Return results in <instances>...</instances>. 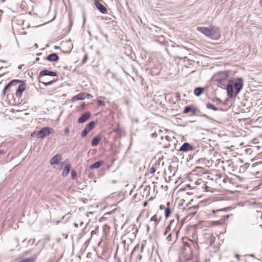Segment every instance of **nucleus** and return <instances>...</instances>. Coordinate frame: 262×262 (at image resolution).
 Returning <instances> with one entry per match:
<instances>
[{
  "label": "nucleus",
  "mask_w": 262,
  "mask_h": 262,
  "mask_svg": "<svg viewBox=\"0 0 262 262\" xmlns=\"http://www.w3.org/2000/svg\"><path fill=\"white\" fill-rule=\"evenodd\" d=\"M191 112L192 114H194L195 112V110L193 109L192 107L190 106H186L184 110L183 111V113L184 114H187L189 112Z\"/></svg>",
  "instance_id": "obj_18"
},
{
  "label": "nucleus",
  "mask_w": 262,
  "mask_h": 262,
  "mask_svg": "<svg viewBox=\"0 0 262 262\" xmlns=\"http://www.w3.org/2000/svg\"><path fill=\"white\" fill-rule=\"evenodd\" d=\"M243 87V81L242 78H238L234 82L232 80H229L226 86L227 95L229 98L233 96V89H235V96H237Z\"/></svg>",
  "instance_id": "obj_1"
},
{
  "label": "nucleus",
  "mask_w": 262,
  "mask_h": 262,
  "mask_svg": "<svg viewBox=\"0 0 262 262\" xmlns=\"http://www.w3.org/2000/svg\"><path fill=\"white\" fill-rule=\"evenodd\" d=\"M224 209H217V210H213L212 212H213V213H216L217 212L222 211H224Z\"/></svg>",
  "instance_id": "obj_31"
},
{
  "label": "nucleus",
  "mask_w": 262,
  "mask_h": 262,
  "mask_svg": "<svg viewBox=\"0 0 262 262\" xmlns=\"http://www.w3.org/2000/svg\"><path fill=\"white\" fill-rule=\"evenodd\" d=\"M70 168H71V166L69 164H67L65 166L64 169L63 170V171L62 172V176L63 177L67 176L69 174V172L70 171Z\"/></svg>",
  "instance_id": "obj_19"
},
{
  "label": "nucleus",
  "mask_w": 262,
  "mask_h": 262,
  "mask_svg": "<svg viewBox=\"0 0 262 262\" xmlns=\"http://www.w3.org/2000/svg\"><path fill=\"white\" fill-rule=\"evenodd\" d=\"M95 231H92L91 232V234H95Z\"/></svg>",
  "instance_id": "obj_45"
},
{
  "label": "nucleus",
  "mask_w": 262,
  "mask_h": 262,
  "mask_svg": "<svg viewBox=\"0 0 262 262\" xmlns=\"http://www.w3.org/2000/svg\"><path fill=\"white\" fill-rule=\"evenodd\" d=\"M196 246H197V248H198L199 247H198V244H196Z\"/></svg>",
  "instance_id": "obj_51"
},
{
  "label": "nucleus",
  "mask_w": 262,
  "mask_h": 262,
  "mask_svg": "<svg viewBox=\"0 0 262 262\" xmlns=\"http://www.w3.org/2000/svg\"><path fill=\"white\" fill-rule=\"evenodd\" d=\"M150 222H154V225L156 226L158 223V219H157L156 216H153L150 220Z\"/></svg>",
  "instance_id": "obj_25"
},
{
  "label": "nucleus",
  "mask_w": 262,
  "mask_h": 262,
  "mask_svg": "<svg viewBox=\"0 0 262 262\" xmlns=\"http://www.w3.org/2000/svg\"><path fill=\"white\" fill-rule=\"evenodd\" d=\"M259 4H260V6L262 7V0L260 1Z\"/></svg>",
  "instance_id": "obj_42"
},
{
  "label": "nucleus",
  "mask_w": 262,
  "mask_h": 262,
  "mask_svg": "<svg viewBox=\"0 0 262 262\" xmlns=\"http://www.w3.org/2000/svg\"><path fill=\"white\" fill-rule=\"evenodd\" d=\"M102 164L103 162L102 161H99L92 164L90 168L91 169H97L99 168Z\"/></svg>",
  "instance_id": "obj_14"
},
{
  "label": "nucleus",
  "mask_w": 262,
  "mask_h": 262,
  "mask_svg": "<svg viewBox=\"0 0 262 262\" xmlns=\"http://www.w3.org/2000/svg\"><path fill=\"white\" fill-rule=\"evenodd\" d=\"M101 138L99 136L95 137L92 141V145L93 146H96L100 142Z\"/></svg>",
  "instance_id": "obj_16"
},
{
  "label": "nucleus",
  "mask_w": 262,
  "mask_h": 262,
  "mask_svg": "<svg viewBox=\"0 0 262 262\" xmlns=\"http://www.w3.org/2000/svg\"><path fill=\"white\" fill-rule=\"evenodd\" d=\"M1 62H5V60H1Z\"/></svg>",
  "instance_id": "obj_48"
},
{
  "label": "nucleus",
  "mask_w": 262,
  "mask_h": 262,
  "mask_svg": "<svg viewBox=\"0 0 262 262\" xmlns=\"http://www.w3.org/2000/svg\"><path fill=\"white\" fill-rule=\"evenodd\" d=\"M165 208H165V206H164V205H161L160 206V209L161 210H163V209H165Z\"/></svg>",
  "instance_id": "obj_34"
},
{
  "label": "nucleus",
  "mask_w": 262,
  "mask_h": 262,
  "mask_svg": "<svg viewBox=\"0 0 262 262\" xmlns=\"http://www.w3.org/2000/svg\"><path fill=\"white\" fill-rule=\"evenodd\" d=\"M5 153V151L3 149H0V154H4Z\"/></svg>",
  "instance_id": "obj_36"
},
{
  "label": "nucleus",
  "mask_w": 262,
  "mask_h": 262,
  "mask_svg": "<svg viewBox=\"0 0 262 262\" xmlns=\"http://www.w3.org/2000/svg\"><path fill=\"white\" fill-rule=\"evenodd\" d=\"M85 98V94L83 93H80L78 95L73 97L72 98L71 101L72 102H75L77 100H84Z\"/></svg>",
  "instance_id": "obj_13"
},
{
  "label": "nucleus",
  "mask_w": 262,
  "mask_h": 262,
  "mask_svg": "<svg viewBox=\"0 0 262 262\" xmlns=\"http://www.w3.org/2000/svg\"><path fill=\"white\" fill-rule=\"evenodd\" d=\"M156 171V169L154 167H151L149 169V172L150 174H153Z\"/></svg>",
  "instance_id": "obj_28"
},
{
  "label": "nucleus",
  "mask_w": 262,
  "mask_h": 262,
  "mask_svg": "<svg viewBox=\"0 0 262 262\" xmlns=\"http://www.w3.org/2000/svg\"><path fill=\"white\" fill-rule=\"evenodd\" d=\"M197 30L213 40H217L221 36L220 29L215 26L210 28L198 27Z\"/></svg>",
  "instance_id": "obj_2"
},
{
  "label": "nucleus",
  "mask_w": 262,
  "mask_h": 262,
  "mask_svg": "<svg viewBox=\"0 0 262 262\" xmlns=\"http://www.w3.org/2000/svg\"><path fill=\"white\" fill-rule=\"evenodd\" d=\"M90 130H91L90 129V128H89L86 126H85L84 129H83L81 133V136L83 138L85 137Z\"/></svg>",
  "instance_id": "obj_21"
},
{
  "label": "nucleus",
  "mask_w": 262,
  "mask_h": 262,
  "mask_svg": "<svg viewBox=\"0 0 262 262\" xmlns=\"http://www.w3.org/2000/svg\"><path fill=\"white\" fill-rule=\"evenodd\" d=\"M5 0H2V2H5Z\"/></svg>",
  "instance_id": "obj_50"
},
{
  "label": "nucleus",
  "mask_w": 262,
  "mask_h": 262,
  "mask_svg": "<svg viewBox=\"0 0 262 262\" xmlns=\"http://www.w3.org/2000/svg\"><path fill=\"white\" fill-rule=\"evenodd\" d=\"M62 160V157L60 154H56L50 160V163L51 165H58Z\"/></svg>",
  "instance_id": "obj_7"
},
{
  "label": "nucleus",
  "mask_w": 262,
  "mask_h": 262,
  "mask_svg": "<svg viewBox=\"0 0 262 262\" xmlns=\"http://www.w3.org/2000/svg\"><path fill=\"white\" fill-rule=\"evenodd\" d=\"M86 96H87V98H88V99H90V98H91L93 97V96L91 94H88L86 95Z\"/></svg>",
  "instance_id": "obj_35"
},
{
  "label": "nucleus",
  "mask_w": 262,
  "mask_h": 262,
  "mask_svg": "<svg viewBox=\"0 0 262 262\" xmlns=\"http://www.w3.org/2000/svg\"><path fill=\"white\" fill-rule=\"evenodd\" d=\"M206 107L208 109H211L214 111H218V108L217 107H216L215 106H214L213 105L211 104V103L207 104Z\"/></svg>",
  "instance_id": "obj_23"
},
{
  "label": "nucleus",
  "mask_w": 262,
  "mask_h": 262,
  "mask_svg": "<svg viewBox=\"0 0 262 262\" xmlns=\"http://www.w3.org/2000/svg\"><path fill=\"white\" fill-rule=\"evenodd\" d=\"M139 248V245H138V246H136V247L134 249V250L136 251Z\"/></svg>",
  "instance_id": "obj_40"
},
{
  "label": "nucleus",
  "mask_w": 262,
  "mask_h": 262,
  "mask_svg": "<svg viewBox=\"0 0 262 262\" xmlns=\"http://www.w3.org/2000/svg\"><path fill=\"white\" fill-rule=\"evenodd\" d=\"M35 47H38V46H37V44H35Z\"/></svg>",
  "instance_id": "obj_49"
},
{
  "label": "nucleus",
  "mask_w": 262,
  "mask_h": 262,
  "mask_svg": "<svg viewBox=\"0 0 262 262\" xmlns=\"http://www.w3.org/2000/svg\"><path fill=\"white\" fill-rule=\"evenodd\" d=\"M193 149L192 146H191L188 143H184L180 147L179 150L183 152H187L190 150H192Z\"/></svg>",
  "instance_id": "obj_9"
},
{
  "label": "nucleus",
  "mask_w": 262,
  "mask_h": 262,
  "mask_svg": "<svg viewBox=\"0 0 262 262\" xmlns=\"http://www.w3.org/2000/svg\"><path fill=\"white\" fill-rule=\"evenodd\" d=\"M97 104L99 105H103L104 104V102L100 100H98L97 101Z\"/></svg>",
  "instance_id": "obj_30"
},
{
  "label": "nucleus",
  "mask_w": 262,
  "mask_h": 262,
  "mask_svg": "<svg viewBox=\"0 0 262 262\" xmlns=\"http://www.w3.org/2000/svg\"><path fill=\"white\" fill-rule=\"evenodd\" d=\"M183 246L181 248V256L186 261L191 260L193 257V253L190 245L186 242H183Z\"/></svg>",
  "instance_id": "obj_3"
},
{
  "label": "nucleus",
  "mask_w": 262,
  "mask_h": 262,
  "mask_svg": "<svg viewBox=\"0 0 262 262\" xmlns=\"http://www.w3.org/2000/svg\"><path fill=\"white\" fill-rule=\"evenodd\" d=\"M169 205H170V203L167 202V207H166L165 208V211H164L165 216L166 218L170 216V214L171 213V210L169 208Z\"/></svg>",
  "instance_id": "obj_17"
},
{
  "label": "nucleus",
  "mask_w": 262,
  "mask_h": 262,
  "mask_svg": "<svg viewBox=\"0 0 262 262\" xmlns=\"http://www.w3.org/2000/svg\"><path fill=\"white\" fill-rule=\"evenodd\" d=\"M36 258V256H33L31 257L26 258L22 259L19 262H35Z\"/></svg>",
  "instance_id": "obj_20"
},
{
  "label": "nucleus",
  "mask_w": 262,
  "mask_h": 262,
  "mask_svg": "<svg viewBox=\"0 0 262 262\" xmlns=\"http://www.w3.org/2000/svg\"><path fill=\"white\" fill-rule=\"evenodd\" d=\"M91 117V114L89 112H86L81 115L78 119V122L80 123L85 122Z\"/></svg>",
  "instance_id": "obj_11"
},
{
  "label": "nucleus",
  "mask_w": 262,
  "mask_h": 262,
  "mask_svg": "<svg viewBox=\"0 0 262 262\" xmlns=\"http://www.w3.org/2000/svg\"><path fill=\"white\" fill-rule=\"evenodd\" d=\"M102 2V1H98L94 3V5L100 12L103 14H106L107 12V9L104 6L100 3Z\"/></svg>",
  "instance_id": "obj_8"
},
{
  "label": "nucleus",
  "mask_w": 262,
  "mask_h": 262,
  "mask_svg": "<svg viewBox=\"0 0 262 262\" xmlns=\"http://www.w3.org/2000/svg\"><path fill=\"white\" fill-rule=\"evenodd\" d=\"M95 1V3H96L98 1H103V0H94Z\"/></svg>",
  "instance_id": "obj_44"
},
{
  "label": "nucleus",
  "mask_w": 262,
  "mask_h": 262,
  "mask_svg": "<svg viewBox=\"0 0 262 262\" xmlns=\"http://www.w3.org/2000/svg\"><path fill=\"white\" fill-rule=\"evenodd\" d=\"M57 75V73L55 72L50 71L48 70H43L40 72L39 76H56Z\"/></svg>",
  "instance_id": "obj_10"
},
{
  "label": "nucleus",
  "mask_w": 262,
  "mask_h": 262,
  "mask_svg": "<svg viewBox=\"0 0 262 262\" xmlns=\"http://www.w3.org/2000/svg\"><path fill=\"white\" fill-rule=\"evenodd\" d=\"M15 95L17 97L21 96L23 92L25 90V83L21 80V83H19L17 87Z\"/></svg>",
  "instance_id": "obj_6"
},
{
  "label": "nucleus",
  "mask_w": 262,
  "mask_h": 262,
  "mask_svg": "<svg viewBox=\"0 0 262 262\" xmlns=\"http://www.w3.org/2000/svg\"><path fill=\"white\" fill-rule=\"evenodd\" d=\"M235 257L238 260H239V256L238 254L235 255Z\"/></svg>",
  "instance_id": "obj_38"
},
{
  "label": "nucleus",
  "mask_w": 262,
  "mask_h": 262,
  "mask_svg": "<svg viewBox=\"0 0 262 262\" xmlns=\"http://www.w3.org/2000/svg\"><path fill=\"white\" fill-rule=\"evenodd\" d=\"M74 226H75V227H78V225L77 224H76V223L74 224Z\"/></svg>",
  "instance_id": "obj_46"
},
{
  "label": "nucleus",
  "mask_w": 262,
  "mask_h": 262,
  "mask_svg": "<svg viewBox=\"0 0 262 262\" xmlns=\"http://www.w3.org/2000/svg\"><path fill=\"white\" fill-rule=\"evenodd\" d=\"M167 241L168 242H171L172 241V239H171V234L170 233L167 237Z\"/></svg>",
  "instance_id": "obj_29"
},
{
  "label": "nucleus",
  "mask_w": 262,
  "mask_h": 262,
  "mask_svg": "<svg viewBox=\"0 0 262 262\" xmlns=\"http://www.w3.org/2000/svg\"><path fill=\"white\" fill-rule=\"evenodd\" d=\"M95 123L94 121L90 122L86 126L91 130L95 126Z\"/></svg>",
  "instance_id": "obj_24"
},
{
  "label": "nucleus",
  "mask_w": 262,
  "mask_h": 262,
  "mask_svg": "<svg viewBox=\"0 0 262 262\" xmlns=\"http://www.w3.org/2000/svg\"><path fill=\"white\" fill-rule=\"evenodd\" d=\"M144 244H141V246H140V251H141V252H142L143 251V250L144 249Z\"/></svg>",
  "instance_id": "obj_32"
},
{
  "label": "nucleus",
  "mask_w": 262,
  "mask_h": 262,
  "mask_svg": "<svg viewBox=\"0 0 262 262\" xmlns=\"http://www.w3.org/2000/svg\"><path fill=\"white\" fill-rule=\"evenodd\" d=\"M175 223H175V222H174V221H170V224H169V225L168 227H167L166 230V231H165V232H164V235H166L167 234V232H168V230H170V228H171L173 225H174Z\"/></svg>",
  "instance_id": "obj_22"
},
{
  "label": "nucleus",
  "mask_w": 262,
  "mask_h": 262,
  "mask_svg": "<svg viewBox=\"0 0 262 262\" xmlns=\"http://www.w3.org/2000/svg\"><path fill=\"white\" fill-rule=\"evenodd\" d=\"M45 59L50 61L56 62L59 60V56L57 54L54 53L49 55Z\"/></svg>",
  "instance_id": "obj_12"
},
{
  "label": "nucleus",
  "mask_w": 262,
  "mask_h": 262,
  "mask_svg": "<svg viewBox=\"0 0 262 262\" xmlns=\"http://www.w3.org/2000/svg\"><path fill=\"white\" fill-rule=\"evenodd\" d=\"M138 257H139V259H141V258H142V255H141V254H139V255H138Z\"/></svg>",
  "instance_id": "obj_41"
},
{
  "label": "nucleus",
  "mask_w": 262,
  "mask_h": 262,
  "mask_svg": "<svg viewBox=\"0 0 262 262\" xmlns=\"http://www.w3.org/2000/svg\"><path fill=\"white\" fill-rule=\"evenodd\" d=\"M204 91V89L201 87H198L195 89L194 94L196 96H200Z\"/></svg>",
  "instance_id": "obj_15"
},
{
  "label": "nucleus",
  "mask_w": 262,
  "mask_h": 262,
  "mask_svg": "<svg viewBox=\"0 0 262 262\" xmlns=\"http://www.w3.org/2000/svg\"><path fill=\"white\" fill-rule=\"evenodd\" d=\"M249 256L250 257H254V255L252 254H249Z\"/></svg>",
  "instance_id": "obj_43"
},
{
  "label": "nucleus",
  "mask_w": 262,
  "mask_h": 262,
  "mask_svg": "<svg viewBox=\"0 0 262 262\" xmlns=\"http://www.w3.org/2000/svg\"><path fill=\"white\" fill-rule=\"evenodd\" d=\"M52 130L53 129L49 127H43L36 133V137L38 138L43 139L49 135Z\"/></svg>",
  "instance_id": "obj_5"
},
{
  "label": "nucleus",
  "mask_w": 262,
  "mask_h": 262,
  "mask_svg": "<svg viewBox=\"0 0 262 262\" xmlns=\"http://www.w3.org/2000/svg\"><path fill=\"white\" fill-rule=\"evenodd\" d=\"M39 60V58L38 57L36 58V61H38Z\"/></svg>",
  "instance_id": "obj_47"
},
{
  "label": "nucleus",
  "mask_w": 262,
  "mask_h": 262,
  "mask_svg": "<svg viewBox=\"0 0 262 262\" xmlns=\"http://www.w3.org/2000/svg\"><path fill=\"white\" fill-rule=\"evenodd\" d=\"M70 132V129L69 128H66L64 130V133L66 134H69Z\"/></svg>",
  "instance_id": "obj_33"
},
{
  "label": "nucleus",
  "mask_w": 262,
  "mask_h": 262,
  "mask_svg": "<svg viewBox=\"0 0 262 262\" xmlns=\"http://www.w3.org/2000/svg\"><path fill=\"white\" fill-rule=\"evenodd\" d=\"M20 83H21V80H20L15 79L11 81L3 89L2 92L3 95L5 96L6 95V91H10L12 89H16Z\"/></svg>",
  "instance_id": "obj_4"
},
{
  "label": "nucleus",
  "mask_w": 262,
  "mask_h": 262,
  "mask_svg": "<svg viewBox=\"0 0 262 262\" xmlns=\"http://www.w3.org/2000/svg\"><path fill=\"white\" fill-rule=\"evenodd\" d=\"M76 173L74 170H72L71 172L72 179H75L76 177Z\"/></svg>",
  "instance_id": "obj_27"
},
{
  "label": "nucleus",
  "mask_w": 262,
  "mask_h": 262,
  "mask_svg": "<svg viewBox=\"0 0 262 262\" xmlns=\"http://www.w3.org/2000/svg\"><path fill=\"white\" fill-rule=\"evenodd\" d=\"M35 242V239H33V240L30 239L29 241V243H32V244H33Z\"/></svg>",
  "instance_id": "obj_37"
},
{
  "label": "nucleus",
  "mask_w": 262,
  "mask_h": 262,
  "mask_svg": "<svg viewBox=\"0 0 262 262\" xmlns=\"http://www.w3.org/2000/svg\"><path fill=\"white\" fill-rule=\"evenodd\" d=\"M53 83H54V81H53V80L50 81L49 82H42L43 85H45V86H48V85H52Z\"/></svg>",
  "instance_id": "obj_26"
},
{
  "label": "nucleus",
  "mask_w": 262,
  "mask_h": 262,
  "mask_svg": "<svg viewBox=\"0 0 262 262\" xmlns=\"http://www.w3.org/2000/svg\"><path fill=\"white\" fill-rule=\"evenodd\" d=\"M23 66H24V64L19 65L18 68L19 69H21Z\"/></svg>",
  "instance_id": "obj_39"
}]
</instances>
